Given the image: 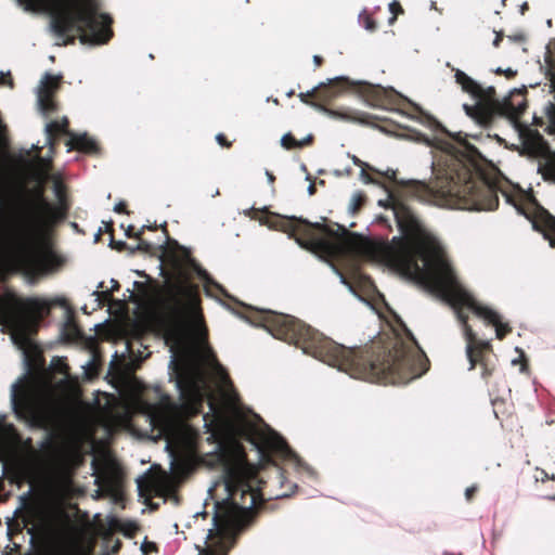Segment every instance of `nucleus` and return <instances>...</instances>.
<instances>
[{
  "label": "nucleus",
  "mask_w": 555,
  "mask_h": 555,
  "mask_svg": "<svg viewBox=\"0 0 555 555\" xmlns=\"http://www.w3.org/2000/svg\"><path fill=\"white\" fill-rule=\"evenodd\" d=\"M224 483L228 496L215 503L214 528L198 555H228L237 535L255 521L256 508L264 503L260 487L263 482L243 461L225 466Z\"/></svg>",
  "instance_id": "423d86ee"
},
{
  "label": "nucleus",
  "mask_w": 555,
  "mask_h": 555,
  "mask_svg": "<svg viewBox=\"0 0 555 555\" xmlns=\"http://www.w3.org/2000/svg\"><path fill=\"white\" fill-rule=\"evenodd\" d=\"M454 77L455 81L462 87L464 92L469 93L474 98L483 95V88L464 72L455 69Z\"/></svg>",
  "instance_id": "aec40b11"
},
{
  "label": "nucleus",
  "mask_w": 555,
  "mask_h": 555,
  "mask_svg": "<svg viewBox=\"0 0 555 555\" xmlns=\"http://www.w3.org/2000/svg\"><path fill=\"white\" fill-rule=\"evenodd\" d=\"M205 427L210 434L209 441L218 444L235 442L237 438L245 436L241 428L230 416L220 411L204 416Z\"/></svg>",
  "instance_id": "ddd939ff"
},
{
  "label": "nucleus",
  "mask_w": 555,
  "mask_h": 555,
  "mask_svg": "<svg viewBox=\"0 0 555 555\" xmlns=\"http://www.w3.org/2000/svg\"><path fill=\"white\" fill-rule=\"evenodd\" d=\"M23 437L12 424H7L1 434L0 446L2 450L12 456V469L16 479L30 481L34 477V467L28 459L18 454Z\"/></svg>",
  "instance_id": "f8f14e48"
},
{
  "label": "nucleus",
  "mask_w": 555,
  "mask_h": 555,
  "mask_svg": "<svg viewBox=\"0 0 555 555\" xmlns=\"http://www.w3.org/2000/svg\"><path fill=\"white\" fill-rule=\"evenodd\" d=\"M260 318L263 327L275 338L295 345L353 378L385 385L406 384L429 370L426 353L406 327L409 341L395 337L387 341L373 340L364 347L346 348L293 315L264 311Z\"/></svg>",
  "instance_id": "f03ea898"
},
{
  "label": "nucleus",
  "mask_w": 555,
  "mask_h": 555,
  "mask_svg": "<svg viewBox=\"0 0 555 555\" xmlns=\"http://www.w3.org/2000/svg\"><path fill=\"white\" fill-rule=\"evenodd\" d=\"M273 227L291 237L307 250L333 255L338 250L337 244L330 238H339L348 234L344 225L334 230L326 224L310 222L302 218L278 216Z\"/></svg>",
  "instance_id": "9b49d317"
},
{
  "label": "nucleus",
  "mask_w": 555,
  "mask_h": 555,
  "mask_svg": "<svg viewBox=\"0 0 555 555\" xmlns=\"http://www.w3.org/2000/svg\"><path fill=\"white\" fill-rule=\"evenodd\" d=\"M113 283H114V284H113V291H118V289H119V287H120V286H119V283H118L117 281H115V280H113Z\"/></svg>",
  "instance_id": "8fccbe9b"
},
{
  "label": "nucleus",
  "mask_w": 555,
  "mask_h": 555,
  "mask_svg": "<svg viewBox=\"0 0 555 555\" xmlns=\"http://www.w3.org/2000/svg\"><path fill=\"white\" fill-rule=\"evenodd\" d=\"M157 483L154 478L145 477L138 480V489L141 496L150 498L156 490Z\"/></svg>",
  "instance_id": "412c9836"
},
{
  "label": "nucleus",
  "mask_w": 555,
  "mask_h": 555,
  "mask_svg": "<svg viewBox=\"0 0 555 555\" xmlns=\"http://www.w3.org/2000/svg\"><path fill=\"white\" fill-rule=\"evenodd\" d=\"M360 20L365 29H367L370 31H375L377 29V23L370 14H367V13L361 14Z\"/></svg>",
  "instance_id": "bb28decb"
},
{
  "label": "nucleus",
  "mask_w": 555,
  "mask_h": 555,
  "mask_svg": "<svg viewBox=\"0 0 555 555\" xmlns=\"http://www.w3.org/2000/svg\"><path fill=\"white\" fill-rule=\"evenodd\" d=\"M477 491H478V487L476 485H473V486L466 488V490H465V498H466V500L468 502H472L474 496H475V494L477 493Z\"/></svg>",
  "instance_id": "e433bc0d"
},
{
  "label": "nucleus",
  "mask_w": 555,
  "mask_h": 555,
  "mask_svg": "<svg viewBox=\"0 0 555 555\" xmlns=\"http://www.w3.org/2000/svg\"><path fill=\"white\" fill-rule=\"evenodd\" d=\"M441 132L460 147H452L453 151L434 167L435 179L430 183L414 180L402 183L408 196L439 206L481 211L498 208L500 192L508 204L525 215L518 191L503 186L500 181H490L481 172L478 165L481 154L466 140V134L451 133L443 127Z\"/></svg>",
  "instance_id": "7ed1b4c3"
},
{
  "label": "nucleus",
  "mask_w": 555,
  "mask_h": 555,
  "mask_svg": "<svg viewBox=\"0 0 555 555\" xmlns=\"http://www.w3.org/2000/svg\"><path fill=\"white\" fill-rule=\"evenodd\" d=\"M366 195L362 192H357L352 195L350 203V210L352 214L358 212L366 203Z\"/></svg>",
  "instance_id": "b1692460"
},
{
  "label": "nucleus",
  "mask_w": 555,
  "mask_h": 555,
  "mask_svg": "<svg viewBox=\"0 0 555 555\" xmlns=\"http://www.w3.org/2000/svg\"><path fill=\"white\" fill-rule=\"evenodd\" d=\"M147 229V230H156L157 227L154 225H143L141 228V230H139L138 232H134V228L133 225H129L126 230V236L129 237V238H140V236H142L144 230Z\"/></svg>",
  "instance_id": "c85d7f7f"
},
{
  "label": "nucleus",
  "mask_w": 555,
  "mask_h": 555,
  "mask_svg": "<svg viewBox=\"0 0 555 555\" xmlns=\"http://www.w3.org/2000/svg\"><path fill=\"white\" fill-rule=\"evenodd\" d=\"M62 80V75H52L50 73H46L41 78L38 90V104L44 115L53 114L59 109L54 98L61 88Z\"/></svg>",
  "instance_id": "4468645a"
},
{
  "label": "nucleus",
  "mask_w": 555,
  "mask_h": 555,
  "mask_svg": "<svg viewBox=\"0 0 555 555\" xmlns=\"http://www.w3.org/2000/svg\"><path fill=\"white\" fill-rule=\"evenodd\" d=\"M546 115L552 125L555 126V103H550L546 108Z\"/></svg>",
  "instance_id": "c9c22d12"
},
{
  "label": "nucleus",
  "mask_w": 555,
  "mask_h": 555,
  "mask_svg": "<svg viewBox=\"0 0 555 555\" xmlns=\"http://www.w3.org/2000/svg\"><path fill=\"white\" fill-rule=\"evenodd\" d=\"M282 146L286 150L299 149V140H297L292 133H286L281 139Z\"/></svg>",
  "instance_id": "a878e982"
},
{
  "label": "nucleus",
  "mask_w": 555,
  "mask_h": 555,
  "mask_svg": "<svg viewBox=\"0 0 555 555\" xmlns=\"http://www.w3.org/2000/svg\"><path fill=\"white\" fill-rule=\"evenodd\" d=\"M66 145L69 146V151L76 150L90 155H98L101 151L99 143L87 133L70 134Z\"/></svg>",
  "instance_id": "a211bd4d"
},
{
  "label": "nucleus",
  "mask_w": 555,
  "mask_h": 555,
  "mask_svg": "<svg viewBox=\"0 0 555 555\" xmlns=\"http://www.w3.org/2000/svg\"><path fill=\"white\" fill-rule=\"evenodd\" d=\"M313 62H314V64H315L318 67H320V66L323 64L324 60H323V57H322V56H320V55H314V56H313Z\"/></svg>",
  "instance_id": "c03bdc74"
},
{
  "label": "nucleus",
  "mask_w": 555,
  "mask_h": 555,
  "mask_svg": "<svg viewBox=\"0 0 555 555\" xmlns=\"http://www.w3.org/2000/svg\"><path fill=\"white\" fill-rule=\"evenodd\" d=\"M119 547H120V542L118 541V542L116 543V545L114 546L113 552H114V553L118 552Z\"/></svg>",
  "instance_id": "603ef678"
},
{
  "label": "nucleus",
  "mask_w": 555,
  "mask_h": 555,
  "mask_svg": "<svg viewBox=\"0 0 555 555\" xmlns=\"http://www.w3.org/2000/svg\"><path fill=\"white\" fill-rule=\"evenodd\" d=\"M389 205L402 236L380 245L377 248L379 256L389 266L454 308L464 331L469 370L479 365L481 377L488 380L496 367L492 345L478 338L468 324V315L464 310H470L488 325L494 326L500 340L512 333L511 325L503 323L496 311L482 306L461 287L442 246L405 202L390 195Z\"/></svg>",
  "instance_id": "f257e3e1"
},
{
  "label": "nucleus",
  "mask_w": 555,
  "mask_h": 555,
  "mask_svg": "<svg viewBox=\"0 0 555 555\" xmlns=\"http://www.w3.org/2000/svg\"><path fill=\"white\" fill-rule=\"evenodd\" d=\"M294 94H295L294 90H291L289 92H287V94H286V95H287L288 98H292Z\"/></svg>",
  "instance_id": "4d7b16f0"
},
{
  "label": "nucleus",
  "mask_w": 555,
  "mask_h": 555,
  "mask_svg": "<svg viewBox=\"0 0 555 555\" xmlns=\"http://www.w3.org/2000/svg\"><path fill=\"white\" fill-rule=\"evenodd\" d=\"M57 204L50 203L42 189L23 197L10 211L0 214V238L11 244L10 259L30 279H38L61 268L65 260L54 249L48 234L68 214L65 186L54 185Z\"/></svg>",
  "instance_id": "20e7f679"
},
{
  "label": "nucleus",
  "mask_w": 555,
  "mask_h": 555,
  "mask_svg": "<svg viewBox=\"0 0 555 555\" xmlns=\"http://www.w3.org/2000/svg\"><path fill=\"white\" fill-rule=\"evenodd\" d=\"M101 295L105 298V299H109L111 298V292L108 291H105V292H102Z\"/></svg>",
  "instance_id": "49530a36"
},
{
  "label": "nucleus",
  "mask_w": 555,
  "mask_h": 555,
  "mask_svg": "<svg viewBox=\"0 0 555 555\" xmlns=\"http://www.w3.org/2000/svg\"><path fill=\"white\" fill-rule=\"evenodd\" d=\"M10 86L13 87V80L10 78Z\"/></svg>",
  "instance_id": "052dcab7"
},
{
  "label": "nucleus",
  "mask_w": 555,
  "mask_h": 555,
  "mask_svg": "<svg viewBox=\"0 0 555 555\" xmlns=\"http://www.w3.org/2000/svg\"><path fill=\"white\" fill-rule=\"evenodd\" d=\"M551 87L553 88V90L555 91V75L552 77L551 79Z\"/></svg>",
  "instance_id": "864d4df0"
},
{
  "label": "nucleus",
  "mask_w": 555,
  "mask_h": 555,
  "mask_svg": "<svg viewBox=\"0 0 555 555\" xmlns=\"http://www.w3.org/2000/svg\"><path fill=\"white\" fill-rule=\"evenodd\" d=\"M522 39H524V37H522V36H515V40H519V41H520V40H522Z\"/></svg>",
  "instance_id": "bf43d9fd"
},
{
  "label": "nucleus",
  "mask_w": 555,
  "mask_h": 555,
  "mask_svg": "<svg viewBox=\"0 0 555 555\" xmlns=\"http://www.w3.org/2000/svg\"><path fill=\"white\" fill-rule=\"evenodd\" d=\"M21 451H24L28 454V456H25V457L28 459L30 465L33 466L31 462L37 456V451L34 448L31 438H26V439L23 438L22 446L18 448V453Z\"/></svg>",
  "instance_id": "5701e85b"
},
{
  "label": "nucleus",
  "mask_w": 555,
  "mask_h": 555,
  "mask_svg": "<svg viewBox=\"0 0 555 555\" xmlns=\"http://www.w3.org/2000/svg\"><path fill=\"white\" fill-rule=\"evenodd\" d=\"M351 160H352V163H353L356 166H358V167H360V168H362L363 166H366V164H367V163H365V162L361 160V159H360L359 157H357L356 155H352V156H351Z\"/></svg>",
  "instance_id": "a19ab883"
},
{
  "label": "nucleus",
  "mask_w": 555,
  "mask_h": 555,
  "mask_svg": "<svg viewBox=\"0 0 555 555\" xmlns=\"http://www.w3.org/2000/svg\"><path fill=\"white\" fill-rule=\"evenodd\" d=\"M114 211L117 214H126L129 215V211L127 209V203L125 201H120L115 204Z\"/></svg>",
  "instance_id": "72a5a7b5"
},
{
  "label": "nucleus",
  "mask_w": 555,
  "mask_h": 555,
  "mask_svg": "<svg viewBox=\"0 0 555 555\" xmlns=\"http://www.w3.org/2000/svg\"><path fill=\"white\" fill-rule=\"evenodd\" d=\"M284 496H287L286 492L275 494V498H284Z\"/></svg>",
  "instance_id": "6e6d98bb"
},
{
  "label": "nucleus",
  "mask_w": 555,
  "mask_h": 555,
  "mask_svg": "<svg viewBox=\"0 0 555 555\" xmlns=\"http://www.w3.org/2000/svg\"><path fill=\"white\" fill-rule=\"evenodd\" d=\"M312 142H313V137L310 134L307 138H305L304 140L299 141V144H300V147H304L306 145L311 144Z\"/></svg>",
  "instance_id": "79ce46f5"
},
{
  "label": "nucleus",
  "mask_w": 555,
  "mask_h": 555,
  "mask_svg": "<svg viewBox=\"0 0 555 555\" xmlns=\"http://www.w3.org/2000/svg\"><path fill=\"white\" fill-rule=\"evenodd\" d=\"M534 479L537 482H546L547 480H555V475H548L543 468L535 467Z\"/></svg>",
  "instance_id": "c756f323"
},
{
  "label": "nucleus",
  "mask_w": 555,
  "mask_h": 555,
  "mask_svg": "<svg viewBox=\"0 0 555 555\" xmlns=\"http://www.w3.org/2000/svg\"><path fill=\"white\" fill-rule=\"evenodd\" d=\"M464 109L466 114L474 118L479 125L487 127L492 124L494 113L488 105L480 103L473 106L464 105Z\"/></svg>",
  "instance_id": "6ab92c4d"
},
{
  "label": "nucleus",
  "mask_w": 555,
  "mask_h": 555,
  "mask_svg": "<svg viewBox=\"0 0 555 555\" xmlns=\"http://www.w3.org/2000/svg\"><path fill=\"white\" fill-rule=\"evenodd\" d=\"M495 94V89L493 87H489L488 89H483V95L477 96L478 99H491Z\"/></svg>",
  "instance_id": "4c0bfd02"
},
{
  "label": "nucleus",
  "mask_w": 555,
  "mask_h": 555,
  "mask_svg": "<svg viewBox=\"0 0 555 555\" xmlns=\"http://www.w3.org/2000/svg\"><path fill=\"white\" fill-rule=\"evenodd\" d=\"M389 11L391 12L392 16L390 17L389 20V23L392 24L396 20H397V16L399 14H403V9L400 4V2L398 1H392L390 4H389Z\"/></svg>",
  "instance_id": "7c9ffc66"
},
{
  "label": "nucleus",
  "mask_w": 555,
  "mask_h": 555,
  "mask_svg": "<svg viewBox=\"0 0 555 555\" xmlns=\"http://www.w3.org/2000/svg\"><path fill=\"white\" fill-rule=\"evenodd\" d=\"M535 138L538 141L543 142V137L539 132L535 133Z\"/></svg>",
  "instance_id": "5fc2aeb1"
},
{
  "label": "nucleus",
  "mask_w": 555,
  "mask_h": 555,
  "mask_svg": "<svg viewBox=\"0 0 555 555\" xmlns=\"http://www.w3.org/2000/svg\"><path fill=\"white\" fill-rule=\"evenodd\" d=\"M39 555H70L60 545H48Z\"/></svg>",
  "instance_id": "cd10ccee"
},
{
  "label": "nucleus",
  "mask_w": 555,
  "mask_h": 555,
  "mask_svg": "<svg viewBox=\"0 0 555 555\" xmlns=\"http://www.w3.org/2000/svg\"><path fill=\"white\" fill-rule=\"evenodd\" d=\"M28 11L49 10L50 30L55 44H74L78 38L82 44H105L114 33L113 18L101 13L99 0H18Z\"/></svg>",
  "instance_id": "0eeeda50"
},
{
  "label": "nucleus",
  "mask_w": 555,
  "mask_h": 555,
  "mask_svg": "<svg viewBox=\"0 0 555 555\" xmlns=\"http://www.w3.org/2000/svg\"><path fill=\"white\" fill-rule=\"evenodd\" d=\"M47 139L50 145H54L57 141L60 134H64V131L61 128V122L59 120H53L49 122L46 127Z\"/></svg>",
  "instance_id": "4be33fe9"
},
{
  "label": "nucleus",
  "mask_w": 555,
  "mask_h": 555,
  "mask_svg": "<svg viewBox=\"0 0 555 555\" xmlns=\"http://www.w3.org/2000/svg\"><path fill=\"white\" fill-rule=\"evenodd\" d=\"M532 224L550 241L551 246L555 247V217L547 210L540 208L532 219Z\"/></svg>",
  "instance_id": "dca6fc26"
},
{
  "label": "nucleus",
  "mask_w": 555,
  "mask_h": 555,
  "mask_svg": "<svg viewBox=\"0 0 555 555\" xmlns=\"http://www.w3.org/2000/svg\"><path fill=\"white\" fill-rule=\"evenodd\" d=\"M504 74L506 75V77L512 78V77H514V76L516 75V72H514V70H513V69H511V68H507V69L504 72Z\"/></svg>",
  "instance_id": "a18cd8bd"
},
{
  "label": "nucleus",
  "mask_w": 555,
  "mask_h": 555,
  "mask_svg": "<svg viewBox=\"0 0 555 555\" xmlns=\"http://www.w3.org/2000/svg\"><path fill=\"white\" fill-rule=\"evenodd\" d=\"M503 37H504V35H503V33H502V31H496V33H495V38H494V40H493V46H494L495 48H498V47L500 46V43H501V42H502V40H503Z\"/></svg>",
  "instance_id": "ea45409f"
},
{
  "label": "nucleus",
  "mask_w": 555,
  "mask_h": 555,
  "mask_svg": "<svg viewBox=\"0 0 555 555\" xmlns=\"http://www.w3.org/2000/svg\"><path fill=\"white\" fill-rule=\"evenodd\" d=\"M11 402L15 416L30 427H44L67 414L64 404L47 400L38 378L34 375H26L12 386Z\"/></svg>",
  "instance_id": "9d476101"
},
{
  "label": "nucleus",
  "mask_w": 555,
  "mask_h": 555,
  "mask_svg": "<svg viewBox=\"0 0 555 555\" xmlns=\"http://www.w3.org/2000/svg\"><path fill=\"white\" fill-rule=\"evenodd\" d=\"M308 191H309V193H310L311 195H312V194H314V192H315V186H314V184H310V185H309V188H308Z\"/></svg>",
  "instance_id": "09e8293b"
},
{
  "label": "nucleus",
  "mask_w": 555,
  "mask_h": 555,
  "mask_svg": "<svg viewBox=\"0 0 555 555\" xmlns=\"http://www.w3.org/2000/svg\"><path fill=\"white\" fill-rule=\"evenodd\" d=\"M165 234L163 244L155 246L140 236L131 250L154 254L160 251L162 261L169 270L167 281L157 304L154 323L171 351L183 349L190 339L195 323H204L198 285L192 282L196 275L209 282L208 272L192 257L191 250L169 237L167 224L162 225Z\"/></svg>",
  "instance_id": "39448f33"
},
{
  "label": "nucleus",
  "mask_w": 555,
  "mask_h": 555,
  "mask_svg": "<svg viewBox=\"0 0 555 555\" xmlns=\"http://www.w3.org/2000/svg\"><path fill=\"white\" fill-rule=\"evenodd\" d=\"M111 247L118 250V251H122L127 248V243L124 242V241H115L113 237L111 238Z\"/></svg>",
  "instance_id": "f704fd0d"
},
{
  "label": "nucleus",
  "mask_w": 555,
  "mask_h": 555,
  "mask_svg": "<svg viewBox=\"0 0 555 555\" xmlns=\"http://www.w3.org/2000/svg\"><path fill=\"white\" fill-rule=\"evenodd\" d=\"M268 177H269V180H270V181H274V179H275V178H274V176H273V175H271V173H268Z\"/></svg>",
  "instance_id": "13d9d810"
},
{
  "label": "nucleus",
  "mask_w": 555,
  "mask_h": 555,
  "mask_svg": "<svg viewBox=\"0 0 555 555\" xmlns=\"http://www.w3.org/2000/svg\"><path fill=\"white\" fill-rule=\"evenodd\" d=\"M378 176L380 177H384L386 178L387 180L391 181V182H396V170L393 169H387L386 171H380L379 170V173H377Z\"/></svg>",
  "instance_id": "473e14b6"
},
{
  "label": "nucleus",
  "mask_w": 555,
  "mask_h": 555,
  "mask_svg": "<svg viewBox=\"0 0 555 555\" xmlns=\"http://www.w3.org/2000/svg\"><path fill=\"white\" fill-rule=\"evenodd\" d=\"M372 171L374 173H379V170L370 166L369 164H366V166H363L361 168V172H360V179L369 184V183H372V184H378L379 182L377 180H375L367 171Z\"/></svg>",
  "instance_id": "393cba45"
},
{
  "label": "nucleus",
  "mask_w": 555,
  "mask_h": 555,
  "mask_svg": "<svg viewBox=\"0 0 555 555\" xmlns=\"http://www.w3.org/2000/svg\"><path fill=\"white\" fill-rule=\"evenodd\" d=\"M216 140L219 145L222 147L230 149L232 146V143L227 139V137L223 133H218L216 135Z\"/></svg>",
  "instance_id": "2f4dec72"
},
{
  "label": "nucleus",
  "mask_w": 555,
  "mask_h": 555,
  "mask_svg": "<svg viewBox=\"0 0 555 555\" xmlns=\"http://www.w3.org/2000/svg\"><path fill=\"white\" fill-rule=\"evenodd\" d=\"M261 449L263 452L275 455L280 459H288L293 451L281 436L272 435L262 439Z\"/></svg>",
  "instance_id": "f3484780"
},
{
  "label": "nucleus",
  "mask_w": 555,
  "mask_h": 555,
  "mask_svg": "<svg viewBox=\"0 0 555 555\" xmlns=\"http://www.w3.org/2000/svg\"><path fill=\"white\" fill-rule=\"evenodd\" d=\"M50 310V305L38 297H21L13 292L0 296V323L11 328L13 340L21 347L33 345L31 338Z\"/></svg>",
  "instance_id": "1a4fd4ad"
},
{
  "label": "nucleus",
  "mask_w": 555,
  "mask_h": 555,
  "mask_svg": "<svg viewBox=\"0 0 555 555\" xmlns=\"http://www.w3.org/2000/svg\"><path fill=\"white\" fill-rule=\"evenodd\" d=\"M180 396L183 401L192 405L195 410L202 405V395L197 383L190 375L180 376L177 380Z\"/></svg>",
  "instance_id": "2eb2a0df"
},
{
  "label": "nucleus",
  "mask_w": 555,
  "mask_h": 555,
  "mask_svg": "<svg viewBox=\"0 0 555 555\" xmlns=\"http://www.w3.org/2000/svg\"><path fill=\"white\" fill-rule=\"evenodd\" d=\"M105 230H106L107 233H109L113 236V232H114L113 221H109V222L105 223Z\"/></svg>",
  "instance_id": "37998d69"
},
{
  "label": "nucleus",
  "mask_w": 555,
  "mask_h": 555,
  "mask_svg": "<svg viewBox=\"0 0 555 555\" xmlns=\"http://www.w3.org/2000/svg\"><path fill=\"white\" fill-rule=\"evenodd\" d=\"M67 369H68V367H67V364L62 363V366L59 369V372H61V373H66V370H67Z\"/></svg>",
  "instance_id": "de8ad7c7"
},
{
  "label": "nucleus",
  "mask_w": 555,
  "mask_h": 555,
  "mask_svg": "<svg viewBox=\"0 0 555 555\" xmlns=\"http://www.w3.org/2000/svg\"><path fill=\"white\" fill-rule=\"evenodd\" d=\"M528 369L527 360L524 359V363L521 364V372H525Z\"/></svg>",
  "instance_id": "3c124183"
},
{
  "label": "nucleus",
  "mask_w": 555,
  "mask_h": 555,
  "mask_svg": "<svg viewBox=\"0 0 555 555\" xmlns=\"http://www.w3.org/2000/svg\"><path fill=\"white\" fill-rule=\"evenodd\" d=\"M59 122H61V128L62 130L64 131V134H67L70 137V134H73L72 132H69L68 130V126H69V121L66 117H64L62 120H60Z\"/></svg>",
  "instance_id": "58836bf2"
},
{
  "label": "nucleus",
  "mask_w": 555,
  "mask_h": 555,
  "mask_svg": "<svg viewBox=\"0 0 555 555\" xmlns=\"http://www.w3.org/2000/svg\"><path fill=\"white\" fill-rule=\"evenodd\" d=\"M346 92L359 95L366 104L373 107H386L390 103L388 91L385 88L366 81H354L345 76L328 79L327 82H321L310 91L300 92L298 98L302 103L322 109L332 116L346 120L366 122L370 116L365 113L354 109H327L322 104H327Z\"/></svg>",
  "instance_id": "6e6552de"
}]
</instances>
